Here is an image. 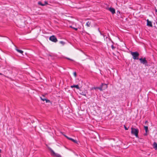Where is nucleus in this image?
I'll use <instances>...</instances> for the list:
<instances>
[{
	"mask_svg": "<svg viewBox=\"0 0 157 157\" xmlns=\"http://www.w3.org/2000/svg\"><path fill=\"white\" fill-rule=\"evenodd\" d=\"M93 89H94L95 90H96L97 89H99L101 91H102V90L101 89V87H100V86L99 87H94L93 88Z\"/></svg>",
	"mask_w": 157,
	"mask_h": 157,
	"instance_id": "15",
	"label": "nucleus"
},
{
	"mask_svg": "<svg viewBox=\"0 0 157 157\" xmlns=\"http://www.w3.org/2000/svg\"><path fill=\"white\" fill-rule=\"evenodd\" d=\"M49 39L51 41L55 43H56L58 41V40L57 38L54 35H52L51 36H50L49 37Z\"/></svg>",
	"mask_w": 157,
	"mask_h": 157,
	"instance_id": "4",
	"label": "nucleus"
},
{
	"mask_svg": "<svg viewBox=\"0 0 157 157\" xmlns=\"http://www.w3.org/2000/svg\"><path fill=\"white\" fill-rule=\"evenodd\" d=\"M144 129L145 130V131L146 132H148V127L147 126H144Z\"/></svg>",
	"mask_w": 157,
	"mask_h": 157,
	"instance_id": "13",
	"label": "nucleus"
},
{
	"mask_svg": "<svg viewBox=\"0 0 157 157\" xmlns=\"http://www.w3.org/2000/svg\"><path fill=\"white\" fill-rule=\"evenodd\" d=\"M16 49L17 52H18L20 53L21 54H22L23 53V51H22L21 50L17 48H16Z\"/></svg>",
	"mask_w": 157,
	"mask_h": 157,
	"instance_id": "12",
	"label": "nucleus"
},
{
	"mask_svg": "<svg viewBox=\"0 0 157 157\" xmlns=\"http://www.w3.org/2000/svg\"><path fill=\"white\" fill-rule=\"evenodd\" d=\"M98 31L99 32H100L101 31H100V29H99V28H98Z\"/></svg>",
	"mask_w": 157,
	"mask_h": 157,
	"instance_id": "30",
	"label": "nucleus"
},
{
	"mask_svg": "<svg viewBox=\"0 0 157 157\" xmlns=\"http://www.w3.org/2000/svg\"><path fill=\"white\" fill-rule=\"evenodd\" d=\"M70 27L71 28H72L73 29H75V30L77 31L78 30V28H75L74 27H73L72 26H70Z\"/></svg>",
	"mask_w": 157,
	"mask_h": 157,
	"instance_id": "18",
	"label": "nucleus"
},
{
	"mask_svg": "<svg viewBox=\"0 0 157 157\" xmlns=\"http://www.w3.org/2000/svg\"><path fill=\"white\" fill-rule=\"evenodd\" d=\"M65 137H66L67 139L69 140L70 139V137H69L65 135H64Z\"/></svg>",
	"mask_w": 157,
	"mask_h": 157,
	"instance_id": "24",
	"label": "nucleus"
},
{
	"mask_svg": "<svg viewBox=\"0 0 157 157\" xmlns=\"http://www.w3.org/2000/svg\"><path fill=\"white\" fill-rule=\"evenodd\" d=\"M59 43L61 44L62 45H63L65 44V43L63 41H60Z\"/></svg>",
	"mask_w": 157,
	"mask_h": 157,
	"instance_id": "19",
	"label": "nucleus"
},
{
	"mask_svg": "<svg viewBox=\"0 0 157 157\" xmlns=\"http://www.w3.org/2000/svg\"><path fill=\"white\" fill-rule=\"evenodd\" d=\"M69 140H71V141H72L73 142L77 144H78V142L76 140H74V139H73L71 138H70Z\"/></svg>",
	"mask_w": 157,
	"mask_h": 157,
	"instance_id": "10",
	"label": "nucleus"
},
{
	"mask_svg": "<svg viewBox=\"0 0 157 157\" xmlns=\"http://www.w3.org/2000/svg\"><path fill=\"white\" fill-rule=\"evenodd\" d=\"M153 146L155 150H157V144L156 142H154L153 144Z\"/></svg>",
	"mask_w": 157,
	"mask_h": 157,
	"instance_id": "9",
	"label": "nucleus"
},
{
	"mask_svg": "<svg viewBox=\"0 0 157 157\" xmlns=\"http://www.w3.org/2000/svg\"><path fill=\"white\" fill-rule=\"evenodd\" d=\"M139 59L141 63L144 64L145 66H147L148 65L147 64L148 62L146 60L145 57L144 58H140Z\"/></svg>",
	"mask_w": 157,
	"mask_h": 157,
	"instance_id": "3",
	"label": "nucleus"
},
{
	"mask_svg": "<svg viewBox=\"0 0 157 157\" xmlns=\"http://www.w3.org/2000/svg\"><path fill=\"white\" fill-rule=\"evenodd\" d=\"M70 87L71 88H73L74 87H75L78 89V90L80 89V87L78 85H71V86Z\"/></svg>",
	"mask_w": 157,
	"mask_h": 157,
	"instance_id": "8",
	"label": "nucleus"
},
{
	"mask_svg": "<svg viewBox=\"0 0 157 157\" xmlns=\"http://www.w3.org/2000/svg\"><path fill=\"white\" fill-rule=\"evenodd\" d=\"M100 87H101L102 90H105L107 88V84L102 83L100 86Z\"/></svg>",
	"mask_w": 157,
	"mask_h": 157,
	"instance_id": "5",
	"label": "nucleus"
},
{
	"mask_svg": "<svg viewBox=\"0 0 157 157\" xmlns=\"http://www.w3.org/2000/svg\"><path fill=\"white\" fill-rule=\"evenodd\" d=\"M86 93H87V92L86 91L84 92H82L81 93H80V94L81 95H84L85 96H86Z\"/></svg>",
	"mask_w": 157,
	"mask_h": 157,
	"instance_id": "11",
	"label": "nucleus"
},
{
	"mask_svg": "<svg viewBox=\"0 0 157 157\" xmlns=\"http://www.w3.org/2000/svg\"><path fill=\"white\" fill-rule=\"evenodd\" d=\"M147 26L150 27H152V22L151 21L149 20L148 19H147Z\"/></svg>",
	"mask_w": 157,
	"mask_h": 157,
	"instance_id": "7",
	"label": "nucleus"
},
{
	"mask_svg": "<svg viewBox=\"0 0 157 157\" xmlns=\"http://www.w3.org/2000/svg\"><path fill=\"white\" fill-rule=\"evenodd\" d=\"M74 75L75 77H76L77 76V74L76 72H74Z\"/></svg>",
	"mask_w": 157,
	"mask_h": 157,
	"instance_id": "25",
	"label": "nucleus"
},
{
	"mask_svg": "<svg viewBox=\"0 0 157 157\" xmlns=\"http://www.w3.org/2000/svg\"><path fill=\"white\" fill-rule=\"evenodd\" d=\"M124 129L125 130H128L129 128V127H127L125 125H124Z\"/></svg>",
	"mask_w": 157,
	"mask_h": 157,
	"instance_id": "21",
	"label": "nucleus"
},
{
	"mask_svg": "<svg viewBox=\"0 0 157 157\" xmlns=\"http://www.w3.org/2000/svg\"><path fill=\"white\" fill-rule=\"evenodd\" d=\"M40 98L43 101H45V100H46V98H43L42 97H40Z\"/></svg>",
	"mask_w": 157,
	"mask_h": 157,
	"instance_id": "20",
	"label": "nucleus"
},
{
	"mask_svg": "<svg viewBox=\"0 0 157 157\" xmlns=\"http://www.w3.org/2000/svg\"><path fill=\"white\" fill-rule=\"evenodd\" d=\"M111 48L113 49H114L115 48V47L113 45H111Z\"/></svg>",
	"mask_w": 157,
	"mask_h": 157,
	"instance_id": "26",
	"label": "nucleus"
},
{
	"mask_svg": "<svg viewBox=\"0 0 157 157\" xmlns=\"http://www.w3.org/2000/svg\"><path fill=\"white\" fill-rule=\"evenodd\" d=\"M147 123H148V121H145V124H146Z\"/></svg>",
	"mask_w": 157,
	"mask_h": 157,
	"instance_id": "28",
	"label": "nucleus"
},
{
	"mask_svg": "<svg viewBox=\"0 0 157 157\" xmlns=\"http://www.w3.org/2000/svg\"><path fill=\"white\" fill-rule=\"evenodd\" d=\"M46 101V103H50L51 104H52V102L50 101L49 100H48L46 98V100H45Z\"/></svg>",
	"mask_w": 157,
	"mask_h": 157,
	"instance_id": "17",
	"label": "nucleus"
},
{
	"mask_svg": "<svg viewBox=\"0 0 157 157\" xmlns=\"http://www.w3.org/2000/svg\"><path fill=\"white\" fill-rule=\"evenodd\" d=\"M66 59H67L68 60H71V61H73V60L69 58H67V57H66L65 58Z\"/></svg>",
	"mask_w": 157,
	"mask_h": 157,
	"instance_id": "23",
	"label": "nucleus"
},
{
	"mask_svg": "<svg viewBox=\"0 0 157 157\" xmlns=\"http://www.w3.org/2000/svg\"><path fill=\"white\" fill-rule=\"evenodd\" d=\"M2 150L1 149H0V153L1 152Z\"/></svg>",
	"mask_w": 157,
	"mask_h": 157,
	"instance_id": "31",
	"label": "nucleus"
},
{
	"mask_svg": "<svg viewBox=\"0 0 157 157\" xmlns=\"http://www.w3.org/2000/svg\"><path fill=\"white\" fill-rule=\"evenodd\" d=\"M100 34H101V35H102V36H104V35L103 34H102V33H101V32H100Z\"/></svg>",
	"mask_w": 157,
	"mask_h": 157,
	"instance_id": "29",
	"label": "nucleus"
},
{
	"mask_svg": "<svg viewBox=\"0 0 157 157\" xmlns=\"http://www.w3.org/2000/svg\"><path fill=\"white\" fill-rule=\"evenodd\" d=\"M147 132H145V133L144 134V136H147Z\"/></svg>",
	"mask_w": 157,
	"mask_h": 157,
	"instance_id": "27",
	"label": "nucleus"
},
{
	"mask_svg": "<svg viewBox=\"0 0 157 157\" xmlns=\"http://www.w3.org/2000/svg\"><path fill=\"white\" fill-rule=\"evenodd\" d=\"M131 133L132 134L134 135L136 137L139 138L138 133L139 132L138 128H136L132 127L131 128Z\"/></svg>",
	"mask_w": 157,
	"mask_h": 157,
	"instance_id": "1",
	"label": "nucleus"
},
{
	"mask_svg": "<svg viewBox=\"0 0 157 157\" xmlns=\"http://www.w3.org/2000/svg\"><path fill=\"white\" fill-rule=\"evenodd\" d=\"M38 5H40L41 6H44V5L43 4L42 2L40 1H39L38 2Z\"/></svg>",
	"mask_w": 157,
	"mask_h": 157,
	"instance_id": "16",
	"label": "nucleus"
},
{
	"mask_svg": "<svg viewBox=\"0 0 157 157\" xmlns=\"http://www.w3.org/2000/svg\"><path fill=\"white\" fill-rule=\"evenodd\" d=\"M0 157H1V154H0Z\"/></svg>",
	"mask_w": 157,
	"mask_h": 157,
	"instance_id": "34",
	"label": "nucleus"
},
{
	"mask_svg": "<svg viewBox=\"0 0 157 157\" xmlns=\"http://www.w3.org/2000/svg\"><path fill=\"white\" fill-rule=\"evenodd\" d=\"M2 75V73H0V75Z\"/></svg>",
	"mask_w": 157,
	"mask_h": 157,
	"instance_id": "33",
	"label": "nucleus"
},
{
	"mask_svg": "<svg viewBox=\"0 0 157 157\" xmlns=\"http://www.w3.org/2000/svg\"><path fill=\"white\" fill-rule=\"evenodd\" d=\"M108 10L111 12L112 14L115 13V10L114 8L113 7H110L108 9Z\"/></svg>",
	"mask_w": 157,
	"mask_h": 157,
	"instance_id": "6",
	"label": "nucleus"
},
{
	"mask_svg": "<svg viewBox=\"0 0 157 157\" xmlns=\"http://www.w3.org/2000/svg\"><path fill=\"white\" fill-rule=\"evenodd\" d=\"M91 22L90 21H88L86 22V25L88 27H90L91 25Z\"/></svg>",
	"mask_w": 157,
	"mask_h": 157,
	"instance_id": "14",
	"label": "nucleus"
},
{
	"mask_svg": "<svg viewBox=\"0 0 157 157\" xmlns=\"http://www.w3.org/2000/svg\"><path fill=\"white\" fill-rule=\"evenodd\" d=\"M155 12H157V10H156H156H155Z\"/></svg>",
	"mask_w": 157,
	"mask_h": 157,
	"instance_id": "32",
	"label": "nucleus"
},
{
	"mask_svg": "<svg viewBox=\"0 0 157 157\" xmlns=\"http://www.w3.org/2000/svg\"><path fill=\"white\" fill-rule=\"evenodd\" d=\"M43 4L44 5V6L48 4V2L47 1H45L44 2V3Z\"/></svg>",
	"mask_w": 157,
	"mask_h": 157,
	"instance_id": "22",
	"label": "nucleus"
},
{
	"mask_svg": "<svg viewBox=\"0 0 157 157\" xmlns=\"http://www.w3.org/2000/svg\"><path fill=\"white\" fill-rule=\"evenodd\" d=\"M131 54L132 56V58L134 59H138L139 56H140L139 53L137 52H131Z\"/></svg>",
	"mask_w": 157,
	"mask_h": 157,
	"instance_id": "2",
	"label": "nucleus"
}]
</instances>
